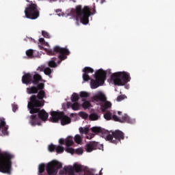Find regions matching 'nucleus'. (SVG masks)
Returning <instances> with one entry per match:
<instances>
[{
    "mask_svg": "<svg viewBox=\"0 0 175 175\" xmlns=\"http://www.w3.org/2000/svg\"><path fill=\"white\" fill-rule=\"evenodd\" d=\"M1 128H3L2 130V133L4 135H9V133L8 132V126H6V122H5V120H1L0 129Z\"/></svg>",
    "mask_w": 175,
    "mask_h": 175,
    "instance_id": "18",
    "label": "nucleus"
},
{
    "mask_svg": "<svg viewBox=\"0 0 175 175\" xmlns=\"http://www.w3.org/2000/svg\"><path fill=\"white\" fill-rule=\"evenodd\" d=\"M75 152H76V154H77L78 155H81V154H83V148H77V149L75 150Z\"/></svg>",
    "mask_w": 175,
    "mask_h": 175,
    "instance_id": "43",
    "label": "nucleus"
},
{
    "mask_svg": "<svg viewBox=\"0 0 175 175\" xmlns=\"http://www.w3.org/2000/svg\"><path fill=\"white\" fill-rule=\"evenodd\" d=\"M22 83L23 84H32V74L27 72L22 77Z\"/></svg>",
    "mask_w": 175,
    "mask_h": 175,
    "instance_id": "14",
    "label": "nucleus"
},
{
    "mask_svg": "<svg viewBox=\"0 0 175 175\" xmlns=\"http://www.w3.org/2000/svg\"><path fill=\"white\" fill-rule=\"evenodd\" d=\"M29 110V113L30 114H36V113H38V118H40V120H42V121H47V118H49V113L47 112H46V111L44 109H42L40 110L41 107H27ZM35 110V109H37L38 111H35L32 110Z\"/></svg>",
    "mask_w": 175,
    "mask_h": 175,
    "instance_id": "11",
    "label": "nucleus"
},
{
    "mask_svg": "<svg viewBox=\"0 0 175 175\" xmlns=\"http://www.w3.org/2000/svg\"><path fill=\"white\" fill-rule=\"evenodd\" d=\"M79 99V94L77 93H73L71 96L72 102H77Z\"/></svg>",
    "mask_w": 175,
    "mask_h": 175,
    "instance_id": "29",
    "label": "nucleus"
},
{
    "mask_svg": "<svg viewBox=\"0 0 175 175\" xmlns=\"http://www.w3.org/2000/svg\"><path fill=\"white\" fill-rule=\"evenodd\" d=\"M75 13L77 18H79L82 24L86 25V24L90 23V16H91L92 13L91 12V8H90L88 6H84L83 8L81 5H77L75 8Z\"/></svg>",
    "mask_w": 175,
    "mask_h": 175,
    "instance_id": "2",
    "label": "nucleus"
},
{
    "mask_svg": "<svg viewBox=\"0 0 175 175\" xmlns=\"http://www.w3.org/2000/svg\"><path fill=\"white\" fill-rule=\"evenodd\" d=\"M44 90V83H40L37 86H31L27 88V92L29 94H33L29 98V102L27 104V107L33 109L31 111H38L39 109H33V107H43L46 103L44 99H47V94Z\"/></svg>",
    "mask_w": 175,
    "mask_h": 175,
    "instance_id": "1",
    "label": "nucleus"
},
{
    "mask_svg": "<svg viewBox=\"0 0 175 175\" xmlns=\"http://www.w3.org/2000/svg\"><path fill=\"white\" fill-rule=\"evenodd\" d=\"M56 12H57V13H58L59 12H61V10H57Z\"/></svg>",
    "mask_w": 175,
    "mask_h": 175,
    "instance_id": "52",
    "label": "nucleus"
},
{
    "mask_svg": "<svg viewBox=\"0 0 175 175\" xmlns=\"http://www.w3.org/2000/svg\"><path fill=\"white\" fill-rule=\"evenodd\" d=\"M79 132L81 135H88V132H90V129L88 127H80Z\"/></svg>",
    "mask_w": 175,
    "mask_h": 175,
    "instance_id": "25",
    "label": "nucleus"
},
{
    "mask_svg": "<svg viewBox=\"0 0 175 175\" xmlns=\"http://www.w3.org/2000/svg\"><path fill=\"white\" fill-rule=\"evenodd\" d=\"M112 120H113V121H116L117 122H126V124H135V122H136L135 119L131 118V117H129V116H128L126 113L123 114L121 118L117 116V115H113Z\"/></svg>",
    "mask_w": 175,
    "mask_h": 175,
    "instance_id": "10",
    "label": "nucleus"
},
{
    "mask_svg": "<svg viewBox=\"0 0 175 175\" xmlns=\"http://www.w3.org/2000/svg\"><path fill=\"white\" fill-rule=\"evenodd\" d=\"M124 139H125L124 134L120 130L112 131L111 134L107 133L105 137V140L113 144H117L118 143L121 142L122 140H124Z\"/></svg>",
    "mask_w": 175,
    "mask_h": 175,
    "instance_id": "7",
    "label": "nucleus"
},
{
    "mask_svg": "<svg viewBox=\"0 0 175 175\" xmlns=\"http://www.w3.org/2000/svg\"><path fill=\"white\" fill-rule=\"evenodd\" d=\"M87 139H92V137H87Z\"/></svg>",
    "mask_w": 175,
    "mask_h": 175,
    "instance_id": "51",
    "label": "nucleus"
},
{
    "mask_svg": "<svg viewBox=\"0 0 175 175\" xmlns=\"http://www.w3.org/2000/svg\"><path fill=\"white\" fill-rule=\"evenodd\" d=\"M58 55L59 61L57 64H61L62 61H65L68 57L66 55H69L70 54V51L69 49L66 48H62L61 46L57 45L53 49H49L47 51L48 55Z\"/></svg>",
    "mask_w": 175,
    "mask_h": 175,
    "instance_id": "4",
    "label": "nucleus"
},
{
    "mask_svg": "<svg viewBox=\"0 0 175 175\" xmlns=\"http://www.w3.org/2000/svg\"><path fill=\"white\" fill-rule=\"evenodd\" d=\"M18 109V106L16 104H13L12 105V111H14V113H16V111H17Z\"/></svg>",
    "mask_w": 175,
    "mask_h": 175,
    "instance_id": "44",
    "label": "nucleus"
},
{
    "mask_svg": "<svg viewBox=\"0 0 175 175\" xmlns=\"http://www.w3.org/2000/svg\"><path fill=\"white\" fill-rule=\"evenodd\" d=\"M58 14V16H61V13H59V14Z\"/></svg>",
    "mask_w": 175,
    "mask_h": 175,
    "instance_id": "53",
    "label": "nucleus"
},
{
    "mask_svg": "<svg viewBox=\"0 0 175 175\" xmlns=\"http://www.w3.org/2000/svg\"><path fill=\"white\" fill-rule=\"evenodd\" d=\"M40 43H42V44H44L46 43V41H44V38H41L39 39Z\"/></svg>",
    "mask_w": 175,
    "mask_h": 175,
    "instance_id": "48",
    "label": "nucleus"
},
{
    "mask_svg": "<svg viewBox=\"0 0 175 175\" xmlns=\"http://www.w3.org/2000/svg\"><path fill=\"white\" fill-rule=\"evenodd\" d=\"M29 122L32 126H35L36 125H42V124L40 123V120H39V118H38V115L30 116Z\"/></svg>",
    "mask_w": 175,
    "mask_h": 175,
    "instance_id": "15",
    "label": "nucleus"
},
{
    "mask_svg": "<svg viewBox=\"0 0 175 175\" xmlns=\"http://www.w3.org/2000/svg\"><path fill=\"white\" fill-rule=\"evenodd\" d=\"M61 167H62V163L53 161L46 165V172L49 175H57L58 170Z\"/></svg>",
    "mask_w": 175,
    "mask_h": 175,
    "instance_id": "9",
    "label": "nucleus"
},
{
    "mask_svg": "<svg viewBox=\"0 0 175 175\" xmlns=\"http://www.w3.org/2000/svg\"><path fill=\"white\" fill-rule=\"evenodd\" d=\"M44 66H39L38 68H37V70L38 71V72H44Z\"/></svg>",
    "mask_w": 175,
    "mask_h": 175,
    "instance_id": "45",
    "label": "nucleus"
},
{
    "mask_svg": "<svg viewBox=\"0 0 175 175\" xmlns=\"http://www.w3.org/2000/svg\"><path fill=\"white\" fill-rule=\"evenodd\" d=\"M83 81H88L89 80H91V77H90V75L88 74H83Z\"/></svg>",
    "mask_w": 175,
    "mask_h": 175,
    "instance_id": "38",
    "label": "nucleus"
},
{
    "mask_svg": "<svg viewBox=\"0 0 175 175\" xmlns=\"http://www.w3.org/2000/svg\"><path fill=\"white\" fill-rule=\"evenodd\" d=\"M124 96H119L117 98L118 102H121V100H124Z\"/></svg>",
    "mask_w": 175,
    "mask_h": 175,
    "instance_id": "46",
    "label": "nucleus"
},
{
    "mask_svg": "<svg viewBox=\"0 0 175 175\" xmlns=\"http://www.w3.org/2000/svg\"><path fill=\"white\" fill-rule=\"evenodd\" d=\"M67 106L68 107H71L72 110H75V111L80 109V104L77 102H75L74 103L68 102L67 103Z\"/></svg>",
    "mask_w": 175,
    "mask_h": 175,
    "instance_id": "19",
    "label": "nucleus"
},
{
    "mask_svg": "<svg viewBox=\"0 0 175 175\" xmlns=\"http://www.w3.org/2000/svg\"><path fill=\"white\" fill-rule=\"evenodd\" d=\"M73 144H75L73 137L68 136L65 139V146H66V147H70L71 146H73Z\"/></svg>",
    "mask_w": 175,
    "mask_h": 175,
    "instance_id": "20",
    "label": "nucleus"
},
{
    "mask_svg": "<svg viewBox=\"0 0 175 175\" xmlns=\"http://www.w3.org/2000/svg\"><path fill=\"white\" fill-rule=\"evenodd\" d=\"M66 151H67V152H69L70 154H75V149H73V148H67L66 149Z\"/></svg>",
    "mask_w": 175,
    "mask_h": 175,
    "instance_id": "42",
    "label": "nucleus"
},
{
    "mask_svg": "<svg viewBox=\"0 0 175 175\" xmlns=\"http://www.w3.org/2000/svg\"><path fill=\"white\" fill-rule=\"evenodd\" d=\"M79 117H81V118H83L84 120H87V118H88V113L84 111L79 112Z\"/></svg>",
    "mask_w": 175,
    "mask_h": 175,
    "instance_id": "30",
    "label": "nucleus"
},
{
    "mask_svg": "<svg viewBox=\"0 0 175 175\" xmlns=\"http://www.w3.org/2000/svg\"><path fill=\"white\" fill-rule=\"evenodd\" d=\"M26 55H27L29 58H33V50L29 49V50L26 51Z\"/></svg>",
    "mask_w": 175,
    "mask_h": 175,
    "instance_id": "33",
    "label": "nucleus"
},
{
    "mask_svg": "<svg viewBox=\"0 0 175 175\" xmlns=\"http://www.w3.org/2000/svg\"><path fill=\"white\" fill-rule=\"evenodd\" d=\"M39 81H42V76L38 73L32 75L31 84L34 85H38Z\"/></svg>",
    "mask_w": 175,
    "mask_h": 175,
    "instance_id": "16",
    "label": "nucleus"
},
{
    "mask_svg": "<svg viewBox=\"0 0 175 175\" xmlns=\"http://www.w3.org/2000/svg\"><path fill=\"white\" fill-rule=\"evenodd\" d=\"M42 35L44 36V38H46L47 39H50V34L47 33L46 31H42Z\"/></svg>",
    "mask_w": 175,
    "mask_h": 175,
    "instance_id": "41",
    "label": "nucleus"
},
{
    "mask_svg": "<svg viewBox=\"0 0 175 175\" xmlns=\"http://www.w3.org/2000/svg\"><path fill=\"white\" fill-rule=\"evenodd\" d=\"M51 122H58L59 120L62 125H68V124H70V122H72L70 118L65 115L64 112H57L53 111L51 112Z\"/></svg>",
    "mask_w": 175,
    "mask_h": 175,
    "instance_id": "6",
    "label": "nucleus"
},
{
    "mask_svg": "<svg viewBox=\"0 0 175 175\" xmlns=\"http://www.w3.org/2000/svg\"><path fill=\"white\" fill-rule=\"evenodd\" d=\"M56 61L57 57H53V60L49 62V66L50 68H57V63H55Z\"/></svg>",
    "mask_w": 175,
    "mask_h": 175,
    "instance_id": "24",
    "label": "nucleus"
},
{
    "mask_svg": "<svg viewBox=\"0 0 175 175\" xmlns=\"http://www.w3.org/2000/svg\"><path fill=\"white\" fill-rule=\"evenodd\" d=\"M91 131L93 132V133H102L103 132L102 129L98 126L92 127Z\"/></svg>",
    "mask_w": 175,
    "mask_h": 175,
    "instance_id": "26",
    "label": "nucleus"
},
{
    "mask_svg": "<svg viewBox=\"0 0 175 175\" xmlns=\"http://www.w3.org/2000/svg\"><path fill=\"white\" fill-rule=\"evenodd\" d=\"M79 96L81 98H89L90 96V93L87 92H81Z\"/></svg>",
    "mask_w": 175,
    "mask_h": 175,
    "instance_id": "35",
    "label": "nucleus"
},
{
    "mask_svg": "<svg viewBox=\"0 0 175 175\" xmlns=\"http://www.w3.org/2000/svg\"><path fill=\"white\" fill-rule=\"evenodd\" d=\"M104 118L105 120H107V121H110V120H111L112 118V115L110 112H106L105 114H104Z\"/></svg>",
    "mask_w": 175,
    "mask_h": 175,
    "instance_id": "32",
    "label": "nucleus"
},
{
    "mask_svg": "<svg viewBox=\"0 0 175 175\" xmlns=\"http://www.w3.org/2000/svg\"><path fill=\"white\" fill-rule=\"evenodd\" d=\"M55 151L56 152H57V154H62L64 151V146H56Z\"/></svg>",
    "mask_w": 175,
    "mask_h": 175,
    "instance_id": "31",
    "label": "nucleus"
},
{
    "mask_svg": "<svg viewBox=\"0 0 175 175\" xmlns=\"http://www.w3.org/2000/svg\"><path fill=\"white\" fill-rule=\"evenodd\" d=\"M84 175H98V174H95V170H89L85 172Z\"/></svg>",
    "mask_w": 175,
    "mask_h": 175,
    "instance_id": "37",
    "label": "nucleus"
},
{
    "mask_svg": "<svg viewBox=\"0 0 175 175\" xmlns=\"http://www.w3.org/2000/svg\"><path fill=\"white\" fill-rule=\"evenodd\" d=\"M95 102H103L105 103L107 100L106 95L102 92H98L92 98Z\"/></svg>",
    "mask_w": 175,
    "mask_h": 175,
    "instance_id": "13",
    "label": "nucleus"
},
{
    "mask_svg": "<svg viewBox=\"0 0 175 175\" xmlns=\"http://www.w3.org/2000/svg\"><path fill=\"white\" fill-rule=\"evenodd\" d=\"M107 75V73L106 71L102 69L96 71L94 75V79H96V80L91 79L90 81L91 88H92V90H95L100 85H103V84H105V80H106Z\"/></svg>",
    "mask_w": 175,
    "mask_h": 175,
    "instance_id": "5",
    "label": "nucleus"
},
{
    "mask_svg": "<svg viewBox=\"0 0 175 175\" xmlns=\"http://www.w3.org/2000/svg\"><path fill=\"white\" fill-rule=\"evenodd\" d=\"M104 107L105 109H109V107H111V103L106 100V101H105Z\"/></svg>",
    "mask_w": 175,
    "mask_h": 175,
    "instance_id": "40",
    "label": "nucleus"
},
{
    "mask_svg": "<svg viewBox=\"0 0 175 175\" xmlns=\"http://www.w3.org/2000/svg\"><path fill=\"white\" fill-rule=\"evenodd\" d=\"M25 14L27 18L30 20H36L39 17V10L38 5L35 3H31L27 5L25 10Z\"/></svg>",
    "mask_w": 175,
    "mask_h": 175,
    "instance_id": "8",
    "label": "nucleus"
},
{
    "mask_svg": "<svg viewBox=\"0 0 175 175\" xmlns=\"http://www.w3.org/2000/svg\"><path fill=\"white\" fill-rule=\"evenodd\" d=\"M83 72L85 75H88V73H94V69H92L91 67H85L83 70Z\"/></svg>",
    "mask_w": 175,
    "mask_h": 175,
    "instance_id": "28",
    "label": "nucleus"
},
{
    "mask_svg": "<svg viewBox=\"0 0 175 175\" xmlns=\"http://www.w3.org/2000/svg\"><path fill=\"white\" fill-rule=\"evenodd\" d=\"M46 170V165L44 163H41L38 165V175H43Z\"/></svg>",
    "mask_w": 175,
    "mask_h": 175,
    "instance_id": "22",
    "label": "nucleus"
},
{
    "mask_svg": "<svg viewBox=\"0 0 175 175\" xmlns=\"http://www.w3.org/2000/svg\"><path fill=\"white\" fill-rule=\"evenodd\" d=\"M59 144H62V145L65 144V139H64L63 138H60L59 139Z\"/></svg>",
    "mask_w": 175,
    "mask_h": 175,
    "instance_id": "47",
    "label": "nucleus"
},
{
    "mask_svg": "<svg viewBox=\"0 0 175 175\" xmlns=\"http://www.w3.org/2000/svg\"><path fill=\"white\" fill-rule=\"evenodd\" d=\"M103 2H106V0H103V1H101V3H103Z\"/></svg>",
    "mask_w": 175,
    "mask_h": 175,
    "instance_id": "50",
    "label": "nucleus"
},
{
    "mask_svg": "<svg viewBox=\"0 0 175 175\" xmlns=\"http://www.w3.org/2000/svg\"><path fill=\"white\" fill-rule=\"evenodd\" d=\"M60 174L67 173L68 175H75V170L72 167H64V170H60Z\"/></svg>",
    "mask_w": 175,
    "mask_h": 175,
    "instance_id": "17",
    "label": "nucleus"
},
{
    "mask_svg": "<svg viewBox=\"0 0 175 175\" xmlns=\"http://www.w3.org/2000/svg\"><path fill=\"white\" fill-rule=\"evenodd\" d=\"M72 169H74L75 173H80V172H81V167L79 165H75Z\"/></svg>",
    "mask_w": 175,
    "mask_h": 175,
    "instance_id": "34",
    "label": "nucleus"
},
{
    "mask_svg": "<svg viewBox=\"0 0 175 175\" xmlns=\"http://www.w3.org/2000/svg\"><path fill=\"white\" fill-rule=\"evenodd\" d=\"M99 118H100V116L99 115H98V113H92L89 116V120L90 121H98V120H99Z\"/></svg>",
    "mask_w": 175,
    "mask_h": 175,
    "instance_id": "21",
    "label": "nucleus"
},
{
    "mask_svg": "<svg viewBox=\"0 0 175 175\" xmlns=\"http://www.w3.org/2000/svg\"><path fill=\"white\" fill-rule=\"evenodd\" d=\"M44 73L46 76H50L51 75V69L49 67H46L44 69Z\"/></svg>",
    "mask_w": 175,
    "mask_h": 175,
    "instance_id": "36",
    "label": "nucleus"
},
{
    "mask_svg": "<svg viewBox=\"0 0 175 175\" xmlns=\"http://www.w3.org/2000/svg\"><path fill=\"white\" fill-rule=\"evenodd\" d=\"M118 116H121V114H122V111H118Z\"/></svg>",
    "mask_w": 175,
    "mask_h": 175,
    "instance_id": "49",
    "label": "nucleus"
},
{
    "mask_svg": "<svg viewBox=\"0 0 175 175\" xmlns=\"http://www.w3.org/2000/svg\"><path fill=\"white\" fill-rule=\"evenodd\" d=\"M82 100L83 102L82 104V107H83L85 110H86V109H90V107H91V103H90V101H87L84 98L82 99Z\"/></svg>",
    "mask_w": 175,
    "mask_h": 175,
    "instance_id": "23",
    "label": "nucleus"
},
{
    "mask_svg": "<svg viewBox=\"0 0 175 175\" xmlns=\"http://www.w3.org/2000/svg\"><path fill=\"white\" fill-rule=\"evenodd\" d=\"M111 79L115 85H125L131 81V75L127 72H117L111 75Z\"/></svg>",
    "mask_w": 175,
    "mask_h": 175,
    "instance_id": "3",
    "label": "nucleus"
},
{
    "mask_svg": "<svg viewBox=\"0 0 175 175\" xmlns=\"http://www.w3.org/2000/svg\"><path fill=\"white\" fill-rule=\"evenodd\" d=\"M48 148L50 152H53L56 149V146L55 145L51 144L49 146Z\"/></svg>",
    "mask_w": 175,
    "mask_h": 175,
    "instance_id": "39",
    "label": "nucleus"
},
{
    "mask_svg": "<svg viewBox=\"0 0 175 175\" xmlns=\"http://www.w3.org/2000/svg\"><path fill=\"white\" fill-rule=\"evenodd\" d=\"M103 150V145L99 144V142H92L86 144L85 150L87 152H92L94 150Z\"/></svg>",
    "mask_w": 175,
    "mask_h": 175,
    "instance_id": "12",
    "label": "nucleus"
},
{
    "mask_svg": "<svg viewBox=\"0 0 175 175\" xmlns=\"http://www.w3.org/2000/svg\"><path fill=\"white\" fill-rule=\"evenodd\" d=\"M74 140L77 144H80V143L83 142V138L80 136V135L77 134L75 136Z\"/></svg>",
    "mask_w": 175,
    "mask_h": 175,
    "instance_id": "27",
    "label": "nucleus"
}]
</instances>
